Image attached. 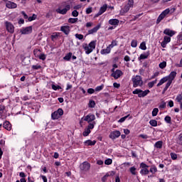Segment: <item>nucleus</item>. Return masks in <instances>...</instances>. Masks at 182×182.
<instances>
[{"label":"nucleus","instance_id":"obj_1","mask_svg":"<svg viewBox=\"0 0 182 182\" xmlns=\"http://www.w3.org/2000/svg\"><path fill=\"white\" fill-rule=\"evenodd\" d=\"M82 48L85 50L86 55H90L96 49V41H92L88 45L84 44Z\"/></svg>","mask_w":182,"mask_h":182},{"label":"nucleus","instance_id":"obj_2","mask_svg":"<svg viewBox=\"0 0 182 182\" xmlns=\"http://www.w3.org/2000/svg\"><path fill=\"white\" fill-rule=\"evenodd\" d=\"M133 87H141L143 86V80L141 76L136 75L132 77Z\"/></svg>","mask_w":182,"mask_h":182},{"label":"nucleus","instance_id":"obj_3","mask_svg":"<svg viewBox=\"0 0 182 182\" xmlns=\"http://www.w3.org/2000/svg\"><path fill=\"white\" fill-rule=\"evenodd\" d=\"M134 5V0H128V4L124 6L123 9H121L120 14L123 15L124 14H127L129 11H130L131 8H133Z\"/></svg>","mask_w":182,"mask_h":182},{"label":"nucleus","instance_id":"obj_4","mask_svg":"<svg viewBox=\"0 0 182 182\" xmlns=\"http://www.w3.org/2000/svg\"><path fill=\"white\" fill-rule=\"evenodd\" d=\"M133 95H138V97H146L150 93L149 90H146L144 91L140 89H136L132 92Z\"/></svg>","mask_w":182,"mask_h":182},{"label":"nucleus","instance_id":"obj_5","mask_svg":"<svg viewBox=\"0 0 182 182\" xmlns=\"http://www.w3.org/2000/svg\"><path fill=\"white\" fill-rule=\"evenodd\" d=\"M61 116H63V109L59 108L57 111H55L51 114V119L53 120H58Z\"/></svg>","mask_w":182,"mask_h":182},{"label":"nucleus","instance_id":"obj_6","mask_svg":"<svg viewBox=\"0 0 182 182\" xmlns=\"http://www.w3.org/2000/svg\"><path fill=\"white\" fill-rule=\"evenodd\" d=\"M55 11L57 14H60V15H66V14H68V11H70V4H67L64 9L59 7Z\"/></svg>","mask_w":182,"mask_h":182},{"label":"nucleus","instance_id":"obj_7","mask_svg":"<svg viewBox=\"0 0 182 182\" xmlns=\"http://www.w3.org/2000/svg\"><path fill=\"white\" fill-rule=\"evenodd\" d=\"M112 74L111 76L114 77V79L117 80L119 79L121 76L123 75V72L120 70H114V68H112L111 70Z\"/></svg>","mask_w":182,"mask_h":182},{"label":"nucleus","instance_id":"obj_8","mask_svg":"<svg viewBox=\"0 0 182 182\" xmlns=\"http://www.w3.org/2000/svg\"><path fill=\"white\" fill-rule=\"evenodd\" d=\"M121 134L122 133H120V131H112L110 132L109 137L112 140H116V139H119V137H120Z\"/></svg>","mask_w":182,"mask_h":182},{"label":"nucleus","instance_id":"obj_9","mask_svg":"<svg viewBox=\"0 0 182 182\" xmlns=\"http://www.w3.org/2000/svg\"><path fill=\"white\" fill-rule=\"evenodd\" d=\"M80 168L82 171H89L90 170V164L87 161H84L80 165Z\"/></svg>","mask_w":182,"mask_h":182},{"label":"nucleus","instance_id":"obj_10","mask_svg":"<svg viewBox=\"0 0 182 182\" xmlns=\"http://www.w3.org/2000/svg\"><path fill=\"white\" fill-rule=\"evenodd\" d=\"M6 28L10 33H14L15 32V27L14 26V24L9 21L5 22Z\"/></svg>","mask_w":182,"mask_h":182},{"label":"nucleus","instance_id":"obj_11","mask_svg":"<svg viewBox=\"0 0 182 182\" xmlns=\"http://www.w3.org/2000/svg\"><path fill=\"white\" fill-rule=\"evenodd\" d=\"M96 120V117L93 114H88L84 117V121L87 122V123H93Z\"/></svg>","mask_w":182,"mask_h":182},{"label":"nucleus","instance_id":"obj_12","mask_svg":"<svg viewBox=\"0 0 182 182\" xmlns=\"http://www.w3.org/2000/svg\"><path fill=\"white\" fill-rule=\"evenodd\" d=\"M32 26L20 29L21 35H29L32 32Z\"/></svg>","mask_w":182,"mask_h":182},{"label":"nucleus","instance_id":"obj_13","mask_svg":"<svg viewBox=\"0 0 182 182\" xmlns=\"http://www.w3.org/2000/svg\"><path fill=\"white\" fill-rule=\"evenodd\" d=\"M6 6L9 9H16V8H18V4L11 1H9L6 3Z\"/></svg>","mask_w":182,"mask_h":182},{"label":"nucleus","instance_id":"obj_14","mask_svg":"<svg viewBox=\"0 0 182 182\" xmlns=\"http://www.w3.org/2000/svg\"><path fill=\"white\" fill-rule=\"evenodd\" d=\"M61 32H63L65 35H69L70 32V26H63L60 27Z\"/></svg>","mask_w":182,"mask_h":182},{"label":"nucleus","instance_id":"obj_15","mask_svg":"<svg viewBox=\"0 0 182 182\" xmlns=\"http://www.w3.org/2000/svg\"><path fill=\"white\" fill-rule=\"evenodd\" d=\"M164 35H167L168 36H174L176 35V31L171 30L170 28H166L164 31Z\"/></svg>","mask_w":182,"mask_h":182},{"label":"nucleus","instance_id":"obj_16","mask_svg":"<svg viewBox=\"0 0 182 182\" xmlns=\"http://www.w3.org/2000/svg\"><path fill=\"white\" fill-rule=\"evenodd\" d=\"M107 10V5L105 4L103 5L100 9L98 13L96 14V16H100V15H102V14H105L106 11Z\"/></svg>","mask_w":182,"mask_h":182},{"label":"nucleus","instance_id":"obj_17","mask_svg":"<svg viewBox=\"0 0 182 182\" xmlns=\"http://www.w3.org/2000/svg\"><path fill=\"white\" fill-rule=\"evenodd\" d=\"M100 26H101L100 24H98L93 28L89 30L88 35H93V33H96V32H97V31L100 29Z\"/></svg>","mask_w":182,"mask_h":182},{"label":"nucleus","instance_id":"obj_18","mask_svg":"<svg viewBox=\"0 0 182 182\" xmlns=\"http://www.w3.org/2000/svg\"><path fill=\"white\" fill-rule=\"evenodd\" d=\"M119 23L120 21H119V19L117 18H112L109 19L108 21V23H109V25H112L114 26H117V25H119Z\"/></svg>","mask_w":182,"mask_h":182},{"label":"nucleus","instance_id":"obj_19","mask_svg":"<svg viewBox=\"0 0 182 182\" xmlns=\"http://www.w3.org/2000/svg\"><path fill=\"white\" fill-rule=\"evenodd\" d=\"M176 76H177V73L175 71H172L168 76H166V77H168V80H171V82H173V80L176 78Z\"/></svg>","mask_w":182,"mask_h":182},{"label":"nucleus","instance_id":"obj_20","mask_svg":"<svg viewBox=\"0 0 182 182\" xmlns=\"http://www.w3.org/2000/svg\"><path fill=\"white\" fill-rule=\"evenodd\" d=\"M3 127H4L6 129V130H11L12 129V126L11 125V123L8 121H6L4 124H3Z\"/></svg>","mask_w":182,"mask_h":182},{"label":"nucleus","instance_id":"obj_21","mask_svg":"<svg viewBox=\"0 0 182 182\" xmlns=\"http://www.w3.org/2000/svg\"><path fill=\"white\" fill-rule=\"evenodd\" d=\"M112 52V50L107 46L106 48L101 50V55H109Z\"/></svg>","mask_w":182,"mask_h":182},{"label":"nucleus","instance_id":"obj_22","mask_svg":"<svg viewBox=\"0 0 182 182\" xmlns=\"http://www.w3.org/2000/svg\"><path fill=\"white\" fill-rule=\"evenodd\" d=\"M150 53L149 52L144 53L140 55V56L138 58V60H141L143 59H147L149 58V55Z\"/></svg>","mask_w":182,"mask_h":182},{"label":"nucleus","instance_id":"obj_23","mask_svg":"<svg viewBox=\"0 0 182 182\" xmlns=\"http://www.w3.org/2000/svg\"><path fill=\"white\" fill-rule=\"evenodd\" d=\"M85 146H95L96 144V141L87 140L85 142Z\"/></svg>","mask_w":182,"mask_h":182},{"label":"nucleus","instance_id":"obj_24","mask_svg":"<svg viewBox=\"0 0 182 182\" xmlns=\"http://www.w3.org/2000/svg\"><path fill=\"white\" fill-rule=\"evenodd\" d=\"M149 173H150V171H149V169L147 168H142L140 171V174H141V176H147V174H149Z\"/></svg>","mask_w":182,"mask_h":182},{"label":"nucleus","instance_id":"obj_25","mask_svg":"<svg viewBox=\"0 0 182 182\" xmlns=\"http://www.w3.org/2000/svg\"><path fill=\"white\" fill-rule=\"evenodd\" d=\"M168 80V77H164L162 79H161V80L159 81V82L157 84V86H161V85H164V83H166V82H167Z\"/></svg>","mask_w":182,"mask_h":182},{"label":"nucleus","instance_id":"obj_26","mask_svg":"<svg viewBox=\"0 0 182 182\" xmlns=\"http://www.w3.org/2000/svg\"><path fill=\"white\" fill-rule=\"evenodd\" d=\"M137 168H136V167L132 166L129 168V171L131 173V174H132V176H136L137 175V171H136Z\"/></svg>","mask_w":182,"mask_h":182},{"label":"nucleus","instance_id":"obj_27","mask_svg":"<svg viewBox=\"0 0 182 182\" xmlns=\"http://www.w3.org/2000/svg\"><path fill=\"white\" fill-rule=\"evenodd\" d=\"M176 102H177L178 103H179L180 106L182 105V95L181 94H179L176 96Z\"/></svg>","mask_w":182,"mask_h":182},{"label":"nucleus","instance_id":"obj_28","mask_svg":"<svg viewBox=\"0 0 182 182\" xmlns=\"http://www.w3.org/2000/svg\"><path fill=\"white\" fill-rule=\"evenodd\" d=\"M114 46H117V41L116 40H113L111 43V44H109L108 46V47L109 48V49L112 50V49H113V48Z\"/></svg>","mask_w":182,"mask_h":182},{"label":"nucleus","instance_id":"obj_29","mask_svg":"<svg viewBox=\"0 0 182 182\" xmlns=\"http://www.w3.org/2000/svg\"><path fill=\"white\" fill-rule=\"evenodd\" d=\"M96 125V122H90L87 129L89 130H92V129H95V126Z\"/></svg>","mask_w":182,"mask_h":182},{"label":"nucleus","instance_id":"obj_30","mask_svg":"<svg viewBox=\"0 0 182 182\" xmlns=\"http://www.w3.org/2000/svg\"><path fill=\"white\" fill-rule=\"evenodd\" d=\"M166 17L164 16V15H163L162 14H161L157 20H156V23L159 24Z\"/></svg>","mask_w":182,"mask_h":182},{"label":"nucleus","instance_id":"obj_31","mask_svg":"<svg viewBox=\"0 0 182 182\" xmlns=\"http://www.w3.org/2000/svg\"><path fill=\"white\" fill-rule=\"evenodd\" d=\"M171 83H173V81L168 80L167 83L166 84L165 87L164 88V92H166L170 86H171Z\"/></svg>","mask_w":182,"mask_h":182},{"label":"nucleus","instance_id":"obj_32","mask_svg":"<svg viewBox=\"0 0 182 182\" xmlns=\"http://www.w3.org/2000/svg\"><path fill=\"white\" fill-rule=\"evenodd\" d=\"M154 146L156 149H161V147H163V142L161 141H158L155 143Z\"/></svg>","mask_w":182,"mask_h":182},{"label":"nucleus","instance_id":"obj_33","mask_svg":"<svg viewBox=\"0 0 182 182\" xmlns=\"http://www.w3.org/2000/svg\"><path fill=\"white\" fill-rule=\"evenodd\" d=\"M72 55H73V53H68L64 58V60H70V59L72 58Z\"/></svg>","mask_w":182,"mask_h":182},{"label":"nucleus","instance_id":"obj_34","mask_svg":"<svg viewBox=\"0 0 182 182\" xmlns=\"http://www.w3.org/2000/svg\"><path fill=\"white\" fill-rule=\"evenodd\" d=\"M91 131L90 129H89L88 128H86L85 129V131L82 132V136H84V137L87 136L88 134H90Z\"/></svg>","mask_w":182,"mask_h":182},{"label":"nucleus","instance_id":"obj_35","mask_svg":"<svg viewBox=\"0 0 182 182\" xmlns=\"http://www.w3.org/2000/svg\"><path fill=\"white\" fill-rule=\"evenodd\" d=\"M149 124L153 127H156L157 126V121L156 119H151L149 121Z\"/></svg>","mask_w":182,"mask_h":182},{"label":"nucleus","instance_id":"obj_36","mask_svg":"<svg viewBox=\"0 0 182 182\" xmlns=\"http://www.w3.org/2000/svg\"><path fill=\"white\" fill-rule=\"evenodd\" d=\"M157 83V80H155L152 82H150L148 83V87H149V89H151V87H153V86H154V85H156Z\"/></svg>","mask_w":182,"mask_h":182},{"label":"nucleus","instance_id":"obj_37","mask_svg":"<svg viewBox=\"0 0 182 182\" xmlns=\"http://www.w3.org/2000/svg\"><path fill=\"white\" fill-rule=\"evenodd\" d=\"M164 120L168 124H171V117L170 116H168V115L166 116L164 118Z\"/></svg>","mask_w":182,"mask_h":182},{"label":"nucleus","instance_id":"obj_38","mask_svg":"<svg viewBox=\"0 0 182 182\" xmlns=\"http://www.w3.org/2000/svg\"><path fill=\"white\" fill-rule=\"evenodd\" d=\"M159 66L160 69H164V68L167 66V63L166 61H163L162 63H159Z\"/></svg>","mask_w":182,"mask_h":182},{"label":"nucleus","instance_id":"obj_39","mask_svg":"<svg viewBox=\"0 0 182 182\" xmlns=\"http://www.w3.org/2000/svg\"><path fill=\"white\" fill-rule=\"evenodd\" d=\"M150 173H152V174L157 173V168L155 166H151L150 168Z\"/></svg>","mask_w":182,"mask_h":182},{"label":"nucleus","instance_id":"obj_40","mask_svg":"<svg viewBox=\"0 0 182 182\" xmlns=\"http://www.w3.org/2000/svg\"><path fill=\"white\" fill-rule=\"evenodd\" d=\"M139 48H140V49H141L142 50H146V49H147V47L146 46V43H145V42H142V43L140 44Z\"/></svg>","mask_w":182,"mask_h":182},{"label":"nucleus","instance_id":"obj_41","mask_svg":"<svg viewBox=\"0 0 182 182\" xmlns=\"http://www.w3.org/2000/svg\"><path fill=\"white\" fill-rule=\"evenodd\" d=\"M112 163H113V160H112V159H107L105 161V164H106L107 166H110Z\"/></svg>","mask_w":182,"mask_h":182},{"label":"nucleus","instance_id":"obj_42","mask_svg":"<svg viewBox=\"0 0 182 182\" xmlns=\"http://www.w3.org/2000/svg\"><path fill=\"white\" fill-rule=\"evenodd\" d=\"M110 175L109 174V173H107L102 178V182H106L107 181V177H109Z\"/></svg>","mask_w":182,"mask_h":182},{"label":"nucleus","instance_id":"obj_43","mask_svg":"<svg viewBox=\"0 0 182 182\" xmlns=\"http://www.w3.org/2000/svg\"><path fill=\"white\" fill-rule=\"evenodd\" d=\"M51 87H52L53 90H60V89H62L61 86L55 85H52Z\"/></svg>","mask_w":182,"mask_h":182},{"label":"nucleus","instance_id":"obj_44","mask_svg":"<svg viewBox=\"0 0 182 182\" xmlns=\"http://www.w3.org/2000/svg\"><path fill=\"white\" fill-rule=\"evenodd\" d=\"M68 22L69 23H76V22H77V18H70L68 19Z\"/></svg>","mask_w":182,"mask_h":182},{"label":"nucleus","instance_id":"obj_45","mask_svg":"<svg viewBox=\"0 0 182 182\" xmlns=\"http://www.w3.org/2000/svg\"><path fill=\"white\" fill-rule=\"evenodd\" d=\"M85 12H86L87 15L92 14V12H93V8H92V7L87 8L85 10Z\"/></svg>","mask_w":182,"mask_h":182},{"label":"nucleus","instance_id":"obj_46","mask_svg":"<svg viewBox=\"0 0 182 182\" xmlns=\"http://www.w3.org/2000/svg\"><path fill=\"white\" fill-rule=\"evenodd\" d=\"M158 113H159V108H154L152 111V116L153 117L157 116Z\"/></svg>","mask_w":182,"mask_h":182},{"label":"nucleus","instance_id":"obj_47","mask_svg":"<svg viewBox=\"0 0 182 182\" xmlns=\"http://www.w3.org/2000/svg\"><path fill=\"white\" fill-rule=\"evenodd\" d=\"M103 87L105 85H102L95 87V92H100V90H103Z\"/></svg>","mask_w":182,"mask_h":182},{"label":"nucleus","instance_id":"obj_48","mask_svg":"<svg viewBox=\"0 0 182 182\" xmlns=\"http://www.w3.org/2000/svg\"><path fill=\"white\" fill-rule=\"evenodd\" d=\"M171 41V38L168 36H164V42H166V43H169V42Z\"/></svg>","mask_w":182,"mask_h":182},{"label":"nucleus","instance_id":"obj_49","mask_svg":"<svg viewBox=\"0 0 182 182\" xmlns=\"http://www.w3.org/2000/svg\"><path fill=\"white\" fill-rule=\"evenodd\" d=\"M170 14V9H166L165 11H164L161 14L164 15V16H166V15H168Z\"/></svg>","mask_w":182,"mask_h":182},{"label":"nucleus","instance_id":"obj_50","mask_svg":"<svg viewBox=\"0 0 182 182\" xmlns=\"http://www.w3.org/2000/svg\"><path fill=\"white\" fill-rule=\"evenodd\" d=\"M131 46L132 48H137V41L133 40L131 43Z\"/></svg>","mask_w":182,"mask_h":182},{"label":"nucleus","instance_id":"obj_51","mask_svg":"<svg viewBox=\"0 0 182 182\" xmlns=\"http://www.w3.org/2000/svg\"><path fill=\"white\" fill-rule=\"evenodd\" d=\"M140 168H149V166L146 164L145 163L142 162L140 164Z\"/></svg>","mask_w":182,"mask_h":182},{"label":"nucleus","instance_id":"obj_52","mask_svg":"<svg viewBox=\"0 0 182 182\" xmlns=\"http://www.w3.org/2000/svg\"><path fill=\"white\" fill-rule=\"evenodd\" d=\"M129 114L128 115H127V116H125V117H122L118 122H119V123H123L124 122H125L126 121V119H127V117H129Z\"/></svg>","mask_w":182,"mask_h":182},{"label":"nucleus","instance_id":"obj_53","mask_svg":"<svg viewBox=\"0 0 182 182\" xmlns=\"http://www.w3.org/2000/svg\"><path fill=\"white\" fill-rule=\"evenodd\" d=\"M75 38L77 39H79V41H82V39H83V35L82 34H75Z\"/></svg>","mask_w":182,"mask_h":182},{"label":"nucleus","instance_id":"obj_54","mask_svg":"<svg viewBox=\"0 0 182 182\" xmlns=\"http://www.w3.org/2000/svg\"><path fill=\"white\" fill-rule=\"evenodd\" d=\"M95 105H96V102H95V101H93V100L90 101V102H89L90 107H95Z\"/></svg>","mask_w":182,"mask_h":182},{"label":"nucleus","instance_id":"obj_55","mask_svg":"<svg viewBox=\"0 0 182 182\" xmlns=\"http://www.w3.org/2000/svg\"><path fill=\"white\" fill-rule=\"evenodd\" d=\"M170 156L172 160H177V154H176L175 153H171Z\"/></svg>","mask_w":182,"mask_h":182},{"label":"nucleus","instance_id":"obj_56","mask_svg":"<svg viewBox=\"0 0 182 182\" xmlns=\"http://www.w3.org/2000/svg\"><path fill=\"white\" fill-rule=\"evenodd\" d=\"M5 110V107L2 105H0V116H2V113Z\"/></svg>","mask_w":182,"mask_h":182},{"label":"nucleus","instance_id":"obj_57","mask_svg":"<svg viewBox=\"0 0 182 182\" xmlns=\"http://www.w3.org/2000/svg\"><path fill=\"white\" fill-rule=\"evenodd\" d=\"M36 19V15L33 14V16L28 17L29 22H32V21H35Z\"/></svg>","mask_w":182,"mask_h":182},{"label":"nucleus","instance_id":"obj_58","mask_svg":"<svg viewBox=\"0 0 182 182\" xmlns=\"http://www.w3.org/2000/svg\"><path fill=\"white\" fill-rule=\"evenodd\" d=\"M72 15L74 17H77V16H79V12L76 10H74L73 12H72Z\"/></svg>","mask_w":182,"mask_h":182},{"label":"nucleus","instance_id":"obj_59","mask_svg":"<svg viewBox=\"0 0 182 182\" xmlns=\"http://www.w3.org/2000/svg\"><path fill=\"white\" fill-rule=\"evenodd\" d=\"M159 75H160V73L156 72V73H154V74L151 76V79H156V77H157V76H159Z\"/></svg>","mask_w":182,"mask_h":182},{"label":"nucleus","instance_id":"obj_60","mask_svg":"<svg viewBox=\"0 0 182 182\" xmlns=\"http://www.w3.org/2000/svg\"><path fill=\"white\" fill-rule=\"evenodd\" d=\"M41 66L40 65H36L32 66V69L35 70H38V69H41Z\"/></svg>","mask_w":182,"mask_h":182},{"label":"nucleus","instance_id":"obj_61","mask_svg":"<svg viewBox=\"0 0 182 182\" xmlns=\"http://www.w3.org/2000/svg\"><path fill=\"white\" fill-rule=\"evenodd\" d=\"M39 59H41V60H45V59H46V55L45 54H41L39 55Z\"/></svg>","mask_w":182,"mask_h":182},{"label":"nucleus","instance_id":"obj_62","mask_svg":"<svg viewBox=\"0 0 182 182\" xmlns=\"http://www.w3.org/2000/svg\"><path fill=\"white\" fill-rule=\"evenodd\" d=\"M87 93H89L90 95H93V93H95V90L93 88L88 89Z\"/></svg>","mask_w":182,"mask_h":182},{"label":"nucleus","instance_id":"obj_63","mask_svg":"<svg viewBox=\"0 0 182 182\" xmlns=\"http://www.w3.org/2000/svg\"><path fill=\"white\" fill-rule=\"evenodd\" d=\"M113 86L114 87H115L116 89H119V87H120V84L117 83V82H114L113 83Z\"/></svg>","mask_w":182,"mask_h":182},{"label":"nucleus","instance_id":"obj_64","mask_svg":"<svg viewBox=\"0 0 182 182\" xmlns=\"http://www.w3.org/2000/svg\"><path fill=\"white\" fill-rule=\"evenodd\" d=\"M178 140H179V144H182V134L179 135Z\"/></svg>","mask_w":182,"mask_h":182}]
</instances>
